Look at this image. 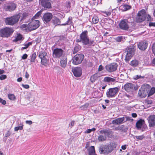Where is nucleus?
Masks as SVG:
<instances>
[{
	"label": "nucleus",
	"mask_w": 155,
	"mask_h": 155,
	"mask_svg": "<svg viewBox=\"0 0 155 155\" xmlns=\"http://www.w3.org/2000/svg\"><path fill=\"white\" fill-rule=\"evenodd\" d=\"M87 34L88 32L87 31H83L80 35V39L77 40V42H81L85 45L90 43L91 44H92V41H89Z\"/></svg>",
	"instance_id": "1"
},
{
	"label": "nucleus",
	"mask_w": 155,
	"mask_h": 155,
	"mask_svg": "<svg viewBox=\"0 0 155 155\" xmlns=\"http://www.w3.org/2000/svg\"><path fill=\"white\" fill-rule=\"evenodd\" d=\"M135 51L134 47L133 46H130L126 49L125 60L127 62L134 55Z\"/></svg>",
	"instance_id": "2"
},
{
	"label": "nucleus",
	"mask_w": 155,
	"mask_h": 155,
	"mask_svg": "<svg viewBox=\"0 0 155 155\" xmlns=\"http://www.w3.org/2000/svg\"><path fill=\"white\" fill-rule=\"evenodd\" d=\"M20 18V15H19L7 18L5 19V23L7 25H13L18 22Z\"/></svg>",
	"instance_id": "3"
},
{
	"label": "nucleus",
	"mask_w": 155,
	"mask_h": 155,
	"mask_svg": "<svg viewBox=\"0 0 155 155\" xmlns=\"http://www.w3.org/2000/svg\"><path fill=\"white\" fill-rule=\"evenodd\" d=\"M40 25L39 21L32 19V21L28 24V31H32L37 29Z\"/></svg>",
	"instance_id": "4"
},
{
	"label": "nucleus",
	"mask_w": 155,
	"mask_h": 155,
	"mask_svg": "<svg viewBox=\"0 0 155 155\" xmlns=\"http://www.w3.org/2000/svg\"><path fill=\"white\" fill-rule=\"evenodd\" d=\"M38 57L41 59V64L44 66H46L48 64L47 53L43 51H40L38 54Z\"/></svg>",
	"instance_id": "5"
},
{
	"label": "nucleus",
	"mask_w": 155,
	"mask_h": 155,
	"mask_svg": "<svg viewBox=\"0 0 155 155\" xmlns=\"http://www.w3.org/2000/svg\"><path fill=\"white\" fill-rule=\"evenodd\" d=\"M119 91V88L117 87L110 88L106 92L107 97L109 98L115 97Z\"/></svg>",
	"instance_id": "6"
},
{
	"label": "nucleus",
	"mask_w": 155,
	"mask_h": 155,
	"mask_svg": "<svg viewBox=\"0 0 155 155\" xmlns=\"http://www.w3.org/2000/svg\"><path fill=\"white\" fill-rule=\"evenodd\" d=\"M13 32L12 28H6L0 31V35L1 36L4 37H8Z\"/></svg>",
	"instance_id": "7"
},
{
	"label": "nucleus",
	"mask_w": 155,
	"mask_h": 155,
	"mask_svg": "<svg viewBox=\"0 0 155 155\" xmlns=\"http://www.w3.org/2000/svg\"><path fill=\"white\" fill-rule=\"evenodd\" d=\"M146 13L145 10L143 9L139 11L136 17V21L137 22H140L144 21L146 19Z\"/></svg>",
	"instance_id": "8"
},
{
	"label": "nucleus",
	"mask_w": 155,
	"mask_h": 155,
	"mask_svg": "<svg viewBox=\"0 0 155 155\" xmlns=\"http://www.w3.org/2000/svg\"><path fill=\"white\" fill-rule=\"evenodd\" d=\"M113 150V147L110 145L105 146L103 147H100L99 149L101 153L107 154L111 152Z\"/></svg>",
	"instance_id": "9"
},
{
	"label": "nucleus",
	"mask_w": 155,
	"mask_h": 155,
	"mask_svg": "<svg viewBox=\"0 0 155 155\" xmlns=\"http://www.w3.org/2000/svg\"><path fill=\"white\" fill-rule=\"evenodd\" d=\"M84 58V55L82 54L76 55L73 58L72 63L74 65H78L81 63Z\"/></svg>",
	"instance_id": "10"
},
{
	"label": "nucleus",
	"mask_w": 155,
	"mask_h": 155,
	"mask_svg": "<svg viewBox=\"0 0 155 155\" xmlns=\"http://www.w3.org/2000/svg\"><path fill=\"white\" fill-rule=\"evenodd\" d=\"M117 66L118 65L117 63H113L106 65L105 68L108 72H112L116 70Z\"/></svg>",
	"instance_id": "11"
},
{
	"label": "nucleus",
	"mask_w": 155,
	"mask_h": 155,
	"mask_svg": "<svg viewBox=\"0 0 155 155\" xmlns=\"http://www.w3.org/2000/svg\"><path fill=\"white\" fill-rule=\"evenodd\" d=\"M129 23L127 20L123 19L121 20L119 23L120 28L123 30H127L129 28Z\"/></svg>",
	"instance_id": "12"
},
{
	"label": "nucleus",
	"mask_w": 155,
	"mask_h": 155,
	"mask_svg": "<svg viewBox=\"0 0 155 155\" xmlns=\"http://www.w3.org/2000/svg\"><path fill=\"white\" fill-rule=\"evenodd\" d=\"M52 17L53 15L51 13L47 12L44 14L42 19L44 23H47L51 20Z\"/></svg>",
	"instance_id": "13"
},
{
	"label": "nucleus",
	"mask_w": 155,
	"mask_h": 155,
	"mask_svg": "<svg viewBox=\"0 0 155 155\" xmlns=\"http://www.w3.org/2000/svg\"><path fill=\"white\" fill-rule=\"evenodd\" d=\"M134 85L131 83H128L125 84L124 87V89L127 92L133 91L134 89Z\"/></svg>",
	"instance_id": "14"
},
{
	"label": "nucleus",
	"mask_w": 155,
	"mask_h": 155,
	"mask_svg": "<svg viewBox=\"0 0 155 155\" xmlns=\"http://www.w3.org/2000/svg\"><path fill=\"white\" fill-rule=\"evenodd\" d=\"M63 51L60 48H56L53 51V56L55 58H60L62 54Z\"/></svg>",
	"instance_id": "15"
},
{
	"label": "nucleus",
	"mask_w": 155,
	"mask_h": 155,
	"mask_svg": "<svg viewBox=\"0 0 155 155\" xmlns=\"http://www.w3.org/2000/svg\"><path fill=\"white\" fill-rule=\"evenodd\" d=\"M39 3L45 8H49L51 7V3L48 0H39Z\"/></svg>",
	"instance_id": "16"
},
{
	"label": "nucleus",
	"mask_w": 155,
	"mask_h": 155,
	"mask_svg": "<svg viewBox=\"0 0 155 155\" xmlns=\"http://www.w3.org/2000/svg\"><path fill=\"white\" fill-rule=\"evenodd\" d=\"M150 127H153L155 126V115H150L148 118Z\"/></svg>",
	"instance_id": "17"
},
{
	"label": "nucleus",
	"mask_w": 155,
	"mask_h": 155,
	"mask_svg": "<svg viewBox=\"0 0 155 155\" xmlns=\"http://www.w3.org/2000/svg\"><path fill=\"white\" fill-rule=\"evenodd\" d=\"M74 76L76 77H80L82 74V69L80 68H76L72 70Z\"/></svg>",
	"instance_id": "18"
},
{
	"label": "nucleus",
	"mask_w": 155,
	"mask_h": 155,
	"mask_svg": "<svg viewBox=\"0 0 155 155\" xmlns=\"http://www.w3.org/2000/svg\"><path fill=\"white\" fill-rule=\"evenodd\" d=\"M147 43L145 41L140 42L138 45V47L139 49L142 50H144L147 48Z\"/></svg>",
	"instance_id": "19"
},
{
	"label": "nucleus",
	"mask_w": 155,
	"mask_h": 155,
	"mask_svg": "<svg viewBox=\"0 0 155 155\" xmlns=\"http://www.w3.org/2000/svg\"><path fill=\"white\" fill-rule=\"evenodd\" d=\"M67 58L66 57L61 58L60 60V65L63 68H65L67 65Z\"/></svg>",
	"instance_id": "20"
},
{
	"label": "nucleus",
	"mask_w": 155,
	"mask_h": 155,
	"mask_svg": "<svg viewBox=\"0 0 155 155\" xmlns=\"http://www.w3.org/2000/svg\"><path fill=\"white\" fill-rule=\"evenodd\" d=\"M125 117H122L121 118H118L115 120H113L112 123L113 124H121L124 121Z\"/></svg>",
	"instance_id": "21"
},
{
	"label": "nucleus",
	"mask_w": 155,
	"mask_h": 155,
	"mask_svg": "<svg viewBox=\"0 0 155 155\" xmlns=\"http://www.w3.org/2000/svg\"><path fill=\"white\" fill-rule=\"evenodd\" d=\"M145 123L144 120L140 119L136 123V127L138 129H141L142 126Z\"/></svg>",
	"instance_id": "22"
},
{
	"label": "nucleus",
	"mask_w": 155,
	"mask_h": 155,
	"mask_svg": "<svg viewBox=\"0 0 155 155\" xmlns=\"http://www.w3.org/2000/svg\"><path fill=\"white\" fill-rule=\"evenodd\" d=\"M100 132L101 134H104L105 135L104 136L109 137L110 135H112L111 131L109 129H104L100 131Z\"/></svg>",
	"instance_id": "23"
},
{
	"label": "nucleus",
	"mask_w": 155,
	"mask_h": 155,
	"mask_svg": "<svg viewBox=\"0 0 155 155\" xmlns=\"http://www.w3.org/2000/svg\"><path fill=\"white\" fill-rule=\"evenodd\" d=\"M88 151L89 155H96L94 146L90 147L88 149Z\"/></svg>",
	"instance_id": "24"
},
{
	"label": "nucleus",
	"mask_w": 155,
	"mask_h": 155,
	"mask_svg": "<svg viewBox=\"0 0 155 155\" xmlns=\"http://www.w3.org/2000/svg\"><path fill=\"white\" fill-rule=\"evenodd\" d=\"M52 22L54 25H60L61 21L57 18L54 17L52 20Z\"/></svg>",
	"instance_id": "25"
},
{
	"label": "nucleus",
	"mask_w": 155,
	"mask_h": 155,
	"mask_svg": "<svg viewBox=\"0 0 155 155\" xmlns=\"http://www.w3.org/2000/svg\"><path fill=\"white\" fill-rule=\"evenodd\" d=\"M115 81V79L114 78L109 77H105L104 79V82H114Z\"/></svg>",
	"instance_id": "26"
},
{
	"label": "nucleus",
	"mask_w": 155,
	"mask_h": 155,
	"mask_svg": "<svg viewBox=\"0 0 155 155\" xmlns=\"http://www.w3.org/2000/svg\"><path fill=\"white\" fill-rule=\"evenodd\" d=\"M99 77V75L98 74H95L91 77L90 78V80L92 83H93Z\"/></svg>",
	"instance_id": "27"
},
{
	"label": "nucleus",
	"mask_w": 155,
	"mask_h": 155,
	"mask_svg": "<svg viewBox=\"0 0 155 155\" xmlns=\"http://www.w3.org/2000/svg\"><path fill=\"white\" fill-rule=\"evenodd\" d=\"M16 8V5L15 4L13 3L7 6V8L10 11L14 10Z\"/></svg>",
	"instance_id": "28"
},
{
	"label": "nucleus",
	"mask_w": 155,
	"mask_h": 155,
	"mask_svg": "<svg viewBox=\"0 0 155 155\" xmlns=\"http://www.w3.org/2000/svg\"><path fill=\"white\" fill-rule=\"evenodd\" d=\"M19 126L15 127V131H17L18 130H22L23 129V123L20 122V124H19Z\"/></svg>",
	"instance_id": "29"
},
{
	"label": "nucleus",
	"mask_w": 155,
	"mask_h": 155,
	"mask_svg": "<svg viewBox=\"0 0 155 155\" xmlns=\"http://www.w3.org/2000/svg\"><path fill=\"white\" fill-rule=\"evenodd\" d=\"M26 99L29 101H33L34 100V97L31 94H28L26 96Z\"/></svg>",
	"instance_id": "30"
},
{
	"label": "nucleus",
	"mask_w": 155,
	"mask_h": 155,
	"mask_svg": "<svg viewBox=\"0 0 155 155\" xmlns=\"http://www.w3.org/2000/svg\"><path fill=\"white\" fill-rule=\"evenodd\" d=\"M106 139V137L102 135H100L98 136V140L99 141H103Z\"/></svg>",
	"instance_id": "31"
},
{
	"label": "nucleus",
	"mask_w": 155,
	"mask_h": 155,
	"mask_svg": "<svg viewBox=\"0 0 155 155\" xmlns=\"http://www.w3.org/2000/svg\"><path fill=\"white\" fill-rule=\"evenodd\" d=\"M138 63L139 62L137 60H134L131 61L130 65L136 67L138 65Z\"/></svg>",
	"instance_id": "32"
},
{
	"label": "nucleus",
	"mask_w": 155,
	"mask_h": 155,
	"mask_svg": "<svg viewBox=\"0 0 155 155\" xmlns=\"http://www.w3.org/2000/svg\"><path fill=\"white\" fill-rule=\"evenodd\" d=\"M122 7L123 8V11H126L127 10L130 9L131 7L130 6L127 5H124L122 6Z\"/></svg>",
	"instance_id": "33"
},
{
	"label": "nucleus",
	"mask_w": 155,
	"mask_h": 155,
	"mask_svg": "<svg viewBox=\"0 0 155 155\" xmlns=\"http://www.w3.org/2000/svg\"><path fill=\"white\" fill-rule=\"evenodd\" d=\"M99 21V19L98 17L96 16H94L92 18V21L93 23L96 24Z\"/></svg>",
	"instance_id": "34"
},
{
	"label": "nucleus",
	"mask_w": 155,
	"mask_h": 155,
	"mask_svg": "<svg viewBox=\"0 0 155 155\" xmlns=\"http://www.w3.org/2000/svg\"><path fill=\"white\" fill-rule=\"evenodd\" d=\"M20 28L24 31H27L28 30V25H27L26 24H24L21 25L20 26Z\"/></svg>",
	"instance_id": "35"
},
{
	"label": "nucleus",
	"mask_w": 155,
	"mask_h": 155,
	"mask_svg": "<svg viewBox=\"0 0 155 155\" xmlns=\"http://www.w3.org/2000/svg\"><path fill=\"white\" fill-rule=\"evenodd\" d=\"M42 11L41 10L38 12L34 16L33 18H32V19H34L35 20V19L37 18L40 15H41V14L42 13Z\"/></svg>",
	"instance_id": "36"
},
{
	"label": "nucleus",
	"mask_w": 155,
	"mask_h": 155,
	"mask_svg": "<svg viewBox=\"0 0 155 155\" xmlns=\"http://www.w3.org/2000/svg\"><path fill=\"white\" fill-rule=\"evenodd\" d=\"M36 57V54L35 53H33L31 56V62H34Z\"/></svg>",
	"instance_id": "37"
},
{
	"label": "nucleus",
	"mask_w": 155,
	"mask_h": 155,
	"mask_svg": "<svg viewBox=\"0 0 155 155\" xmlns=\"http://www.w3.org/2000/svg\"><path fill=\"white\" fill-rule=\"evenodd\" d=\"M22 36L20 34L18 35L17 37L13 40L14 41H17L21 39L22 38Z\"/></svg>",
	"instance_id": "38"
},
{
	"label": "nucleus",
	"mask_w": 155,
	"mask_h": 155,
	"mask_svg": "<svg viewBox=\"0 0 155 155\" xmlns=\"http://www.w3.org/2000/svg\"><path fill=\"white\" fill-rule=\"evenodd\" d=\"M32 44V43L31 42H29L27 44H24V45L25 46L24 47H22L21 48V50H23L24 49H26L29 46L31 45Z\"/></svg>",
	"instance_id": "39"
},
{
	"label": "nucleus",
	"mask_w": 155,
	"mask_h": 155,
	"mask_svg": "<svg viewBox=\"0 0 155 155\" xmlns=\"http://www.w3.org/2000/svg\"><path fill=\"white\" fill-rule=\"evenodd\" d=\"M8 98L11 100H14L16 99L15 96L12 94H10L8 95Z\"/></svg>",
	"instance_id": "40"
},
{
	"label": "nucleus",
	"mask_w": 155,
	"mask_h": 155,
	"mask_svg": "<svg viewBox=\"0 0 155 155\" xmlns=\"http://www.w3.org/2000/svg\"><path fill=\"white\" fill-rule=\"evenodd\" d=\"M155 93V88L153 87L151 89L149 93V95L151 96L153 94Z\"/></svg>",
	"instance_id": "41"
},
{
	"label": "nucleus",
	"mask_w": 155,
	"mask_h": 155,
	"mask_svg": "<svg viewBox=\"0 0 155 155\" xmlns=\"http://www.w3.org/2000/svg\"><path fill=\"white\" fill-rule=\"evenodd\" d=\"M150 86L148 84L144 85L142 86L141 87L142 90H143V91H147V88L150 87Z\"/></svg>",
	"instance_id": "42"
},
{
	"label": "nucleus",
	"mask_w": 155,
	"mask_h": 155,
	"mask_svg": "<svg viewBox=\"0 0 155 155\" xmlns=\"http://www.w3.org/2000/svg\"><path fill=\"white\" fill-rule=\"evenodd\" d=\"M144 137V136L143 135H142L140 136H135L134 138L137 140H142Z\"/></svg>",
	"instance_id": "43"
},
{
	"label": "nucleus",
	"mask_w": 155,
	"mask_h": 155,
	"mask_svg": "<svg viewBox=\"0 0 155 155\" xmlns=\"http://www.w3.org/2000/svg\"><path fill=\"white\" fill-rule=\"evenodd\" d=\"M144 76H141L140 75H136L134 76L133 78L134 79L137 80L139 78H143Z\"/></svg>",
	"instance_id": "44"
},
{
	"label": "nucleus",
	"mask_w": 155,
	"mask_h": 155,
	"mask_svg": "<svg viewBox=\"0 0 155 155\" xmlns=\"http://www.w3.org/2000/svg\"><path fill=\"white\" fill-rule=\"evenodd\" d=\"M71 20L70 18H69L68 20L66 23L61 24V25H69L71 24Z\"/></svg>",
	"instance_id": "45"
},
{
	"label": "nucleus",
	"mask_w": 155,
	"mask_h": 155,
	"mask_svg": "<svg viewBox=\"0 0 155 155\" xmlns=\"http://www.w3.org/2000/svg\"><path fill=\"white\" fill-rule=\"evenodd\" d=\"M79 49V46L78 45L77 46H76L74 49L73 53L75 54L77 52H78Z\"/></svg>",
	"instance_id": "46"
},
{
	"label": "nucleus",
	"mask_w": 155,
	"mask_h": 155,
	"mask_svg": "<svg viewBox=\"0 0 155 155\" xmlns=\"http://www.w3.org/2000/svg\"><path fill=\"white\" fill-rule=\"evenodd\" d=\"M122 39V36H118L116 37L115 39L117 42L121 41Z\"/></svg>",
	"instance_id": "47"
},
{
	"label": "nucleus",
	"mask_w": 155,
	"mask_h": 155,
	"mask_svg": "<svg viewBox=\"0 0 155 155\" xmlns=\"http://www.w3.org/2000/svg\"><path fill=\"white\" fill-rule=\"evenodd\" d=\"M143 91H142L140 89L139 90L138 94L141 97H144L145 96L143 95Z\"/></svg>",
	"instance_id": "48"
},
{
	"label": "nucleus",
	"mask_w": 155,
	"mask_h": 155,
	"mask_svg": "<svg viewBox=\"0 0 155 155\" xmlns=\"http://www.w3.org/2000/svg\"><path fill=\"white\" fill-rule=\"evenodd\" d=\"M7 78V76L5 75L2 74L0 76V79L1 80H4Z\"/></svg>",
	"instance_id": "49"
},
{
	"label": "nucleus",
	"mask_w": 155,
	"mask_h": 155,
	"mask_svg": "<svg viewBox=\"0 0 155 155\" xmlns=\"http://www.w3.org/2000/svg\"><path fill=\"white\" fill-rule=\"evenodd\" d=\"M102 12L105 14L107 16H109L110 15H111V13L110 12H108V11H103Z\"/></svg>",
	"instance_id": "50"
},
{
	"label": "nucleus",
	"mask_w": 155,
	"mask_h": 155,
	"mask_svg": "<svg viewBox=\"0 0 155 155\" xmlns=\"http://www.w3.org/2000/svg\"><path fill=\"white\" fill-rule=\"evenodd\" d=\"M0 103L3 105H5L6 104V101L5 100H4L0 98Z\"/></svg>",
	"instance_id": "51"
},
{
	"label": "nucleus",
	"mask_w": 155,
	"mask_h": 155,
	"mask_svg": "<svg viewBox=\"0 0 155 155\" xmlns=\"http://www.w3.org/2000/svg\"><path fill=\"white\" fill-rule=\"evenodd\" d=\"M125 118L126 119V120L125 121H132L133 120V119H132L131 117H126Z\"/></svg>",
	"instance_id": "52"
},
{
	"label": "nucleus",
	"mask_w": 155,
	"mask_h": 155,
	"mask_svg": "<svg viewBox=\"0 0 155 155\" xmlns=\"http://www.w3.org/2000/svg\"><path fill=\"white\" fill-rule=\"evenodd\" d=\"M152 48L153 52L155 55V42L153 44L152 47Z\"/></svg>",
	"instance_id": "53"
},
{
	"label": "nucleus",
	"mask_w": 155,
	"mask_h": 155,
	"mask_svg": "<svg viewBox=\"0 0 155 155\" xmlns=\"http://www.w3.org/2000/svg\"><path fill=\"white\" fill-rule=\"evenodd\" d=\"M22 86L25 89H28L29 88V86L28 84H22Z\"/></svg>",
	"instance_id": "54"
},
{
	"label": "nucleus",
	"mask_w": 155,
	"mask_h": 155,
	"mask_svg": "<svg viewBox=\"0 0 155 155\" xmlns=\"http://www.w3.org/2000/svg\"><path fill=\"white\" fill-rule=\"evenodd\" d=\"M28 56L27 54H25L23 55L21 58L23 59H25L27 58Z\"/></svg>",
	"instance_id": "55"
},
{
	"label": "nucleus",
	"mask_w": 155,
	"mask_h": 155,
	"mask_svg": "<svg viewBox=\"0 0 155 155\" xmlns=\"http://www.w3.org/2000/svg\"><path fill=\"white\" fill-rule=\"evenodd\" d=\"M11 134L10 132L8 131L5 134V137H8Z\"/></svg>",
	"instance_id": "56"
},
{
	"label": "nucleus",
	"mask_w": 155,
	"mask_h": 155,
	"mask_svg": "<svg viewBox=\"0 0 155 155\" xmlns=\"http://www.w3.org/2000/svg\"><path fill=\"white\" fill-rule=\"evenodd\" d=\"M146 18L147 19V20L148 21H151V16L148 15L147 16V18Z\"/></svg>",
	"instance_id": "57"
},
{
	"label": "nucleus",
	"mask_w": 155,
	"mask_h": 155,
	"mask_svg": "<svg viewBox=\"0 0 155 155\" xmlns=\"http://www.w3.org/2000/svg\"><path fill=\"white\" fill-rule=\"evenodd\" d=\"M25 123L26 124H28L30 125L32 123V121L31 120H26Z\"/></svg>",
	"instance_id": "58"
},
{
	"label": "nucleus",
	"mask_w": 155,
	"mask_h": 155,
	"mask_svg": "<svg viewBox=\"0 0 155 155\" xmlns=\"http://www.w3.org/2000/svg\"><path fill=\"white\" fill-rule=\"evenodd\" d=\"M103 68L102 66L101 65H100L99 66V68L98 69V71H101L102 70H103Z\"/></svg>",
	"instance_id": "59"
},
{
	"label": "nucleus",
	"mask_w": 155,
	"mask_h": 155,
	"mask_svg": "<svg viewBox=\"0 0 155 155\" xmlns=\"http://www.w3.org/2000/svg\"><path fill=\"white\" fill-rule=\"evenodd\" d=\"M75 124V121H72L70 123V126H71V127L74 126V124Z\"/></svg>",
	"instance_id": "60"
},
{
	"label": "nucleus",
	"mask_w": 155,
	"mask_h": 155,
	"mask_svg": "<svg viewBox=\"0 0 155 155\" xmlns=\"http://www.w3.org/2000/svg\"><path fill=\"white\" fill-rule=\"evenodd\" d=\"M22 15H23V18H22L23 19L25 18L26 16H27L28 15V14L25 13H23Z\"/></svg>",
	"instance_id": "61"
},
{
	"label": "nucleus",
	"mask_w": 155,
	"mask_h": 155,
	"mask_svg": "<svg viewBox=\"0 0 155 155\" xmlns=\"http://www.w3.org/2000/svg\"><path fill=\"white\" fill-rule=\"evenodd\" d=\"M91 130H90V129H88L84 133H86V134L90 133L91 132Z\"/></svg>",
	"instance_id": "62"
},
{
	"label": "nucleus",
	"mask_w": 155,
	"mask_h": 155,
	"mask_svg": "<svg viewBox=\"0 0 155 155\" xmlns=\"http://www.w3.org/2000/svg\"><path fill=\"white\" fill-rule=\"evenodd\" d=\"M150 26H155V23L150 22L149 25Z\"/></svg>",
	"instance_id": "63"
},
{
	"label": "nucleus",
	"mask_w": 155,
	"mask_h": 155,
	"mask_svg": "<svg viewBox=\"0 0 155 155\" xmlns=\"http://www.w3.org/2000/svg\"><path fill=\"white\" fill-rule=\"evenodd\" d=\"M137 114L135 113H133L132 114V116L133 117H137Z\"/></svg>",
	"instance_id": "64"
}]
</instances>
